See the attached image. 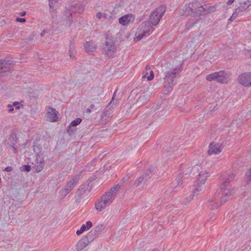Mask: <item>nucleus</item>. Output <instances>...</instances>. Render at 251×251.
Masks as SVG:
<instances>
[{
	"label": "nucleus",
	"mask_w": 251,
	"mask_h": 251,
	"mask_svg": "<svg viewBox=\"0 0 251 251\" xmlns=\"http://www.w3.org/2000/svg\"><path fill=\"white\" fill-rule=\"evenodd\" d=\"M235 176L233 173L228 174L223 178L220 187L217 190L213 198L209 201V207L215 206V208H217L228 200L231 195L230 189L228 188L229 184L230 182L234 179ZM210 208L214 209V207H210Z\"/></svg>",
	"instance_id": "f257e3e1"
},
{
	"label": "nucleus",
	"mask_w": 251,
	"mask_h": 251,
	"mask_svg": "<svg viewBox=\"0 0 251 251\" xmlns=\"http://www.w3.org/2000/svg\"><path fill=\"white\" fill-rule=\"evenodd\" d=\"M33 150L34 152L37 154V160L40 157L45 158L48 155L50 151L49 141L45 139L36 140V141L33 142Z\"/></svg>",
	"instance_id": "f03ea898"
},
{
	"label": "nucleus",
	"mask_w": 251,
	"mask_h": 251,
	"mask_svg": "<svg viewBox=\"0 0 251 251\" xmlns=\"http://www.w3.org/2000/svg\"><path fill=\"white\" fill-rule=\"evenodd\" d=\"M118 189L113 187L110 190L103 195L100 200L95 204L96 208L100 211L104 209L106 206L109 205L113 199V196L116 194Z\"/></svg>",
	"instance_id": "7ed1b4c3"
},
{
	"label": "nucleus",
	"mask_w": 251,
	"mask_h": 251,
	"mask_svg": "<svg viewBox=\"0 0 251 251\" xmlns=\"http://www.w3.org/2000/svg\"><path fill=\"white\" fill-rule=\"evenodd\" d=\"M105 37V43L102 49L108 56L112 57L114 55L117 48L115 38L109 33H107Z\"/></svg>",
	"instance_id": "20e7f679"
},
{
	"label": "nucleus",
	"mask_w": 251,
	"mask_h": 251,
	"mask_svg": "<svg viewBox=\"0 0 251 251\" xmlns=\"http://www.w3.org/2000/svg\"><path fill=\"white\" fill-rule=\"evenodd\" d=\"M180 69L176 68L164 73V86L168 89V92L172 90L174 85L176 83L175 78L176 75L180 73Z\"/></svg>",
	"instance_id": "39448f33"
},
{
	"label": "nucleus",
	"mask_w": 251,
	"mask_h": 251,
	"mask_svg": "<svg viewBox=\"0 0 251 251\" xmlns=\"http://www.w3.org/2000/svg\"><path fill=\"white\" fill-rule=\"evenodd\" d=\"M166 11V6L164 5L160 6L153 11L150 14L149 22L152 25H156L164 14Z\"/></svg>",
	"instance_id": "423d86ee"
},
{
	"label": "nucleus",
	"mask_w": 251,
	"mask_h": 251,
	"mask_svg": "<svg viewBox=\"0 0 251 251\" xmlns=\"http://www.w3.org/2000/svg\"><path fill=\"white\" fill-rule=\"evenodd\" d=\"M14 65V61L8 58L0 60V76L7 75L11 72Z\"/></svg>",
	"instance_id": "0eeeda50"
},
{
	"label": "nucleus",
	"mask_w": 251,
	"mask_h": 251,
	"mask_svg": "<svg viewBox=\"0 0 251 251\" xmlns=\"http://www.w3.org/2000/svg\"><path fill=\"white\" fill-rule=\"evenodd\" d=\"M227 78L228 75L227 73L223 71L215 72L207 75L206 77V79L207 81L216 80L217 82L221 83H226Z\"/></svg>",
	"instance_id": "6e6552de"
},
{
	"label": "nucleus",
	"mask_w": 251,
	"mask_h": 251,
	"mask_svg": "<svg viewBox=\"0 0 251 251\" xmlns=\"http://www.w3.org/2000/svg\"><path fill=\"white\" fill-rule=\"evenodd\" d=\"M79 7L78 4H75V6H72L70 8L66 7L65 9L64 10L62 19L64 21H67L69 22V25H70L73 22V17L72 14L74 12H76V10L75 8L76 7ZM80 11H83L82 9L80 10V7H79V9L78 10V12H80Z\"/></svg>",
	"instance_id": "1a4fd4ad"
},
{
	"label": "nucleus",
	"mask_w": 251,
	"mask_h": 251,
	"mask_svg": "<svg viewBox=\"0 0 251 251\" xmlns=\"http://www.w3.org/2000/svg\"><path fill=\"white\" fill-rule=\"evenodd\" d=\"M78 183V178L75 176L67 182L64 187L60 191V194L63 198H64L75 187Z\"/></svg>",
	"instance_id": "9d476101"
},
{
	"label": "nucleus",
	"mask_w": 251,
	"mask_h": 251,
	"mask_svg": "<svg viewBox=\"0 0 251 251\" xmlns=\"http://www.w3.org/2000/svg\"><path fill=\"white\" fill-rule=\"evenodd\" d=\"M217 7V6L216 5L208 6L205 7H204L203 6H201L199 8V9H194L195 11L193 10V15L194 16H199L207 13L214 12L216 11Z\"/></svg>",
	"instance_id": "9b49d317"
},
{
	"label": "nucleus",
	"mask_w": 251,
	"mask_h": 251,
	"mask_svg": "<svg viewBox=\"0 0 251 251\" xmlns=\"http://www.w3.org/2000/svg\"><path fill=\"white\" fill-rule=\"evenodd\" d=\"M208 173L205 171H201L200 173L199 177L197 180V187L195 189L193 194H195L201 190V186L204 184L208 176Z\"/></svg>",
	"instance_id": "f8f14e48"
},
{
	"label": "nucleus",
	"mask_w": 251,
	"mask_h": 251,
	"mask_svg": "<svg viewBox=\"0 0 251 251\" xmlns=\"http://www.w3.org/2000/svg\"><path fill=\"white\" fill-rule=\"evenodd\" d=\"M238 82L244 86H251V73H244L238 78Z\"/></svg>",
	"instance_id": "ddd939ff"
},
{
	"label": "nucleus",
	"mask_w": 251,
	"mask_h": 251,
	"mask_svg": "<svg viewBox=\"0 0 251 251\" xmlns=\"http://www.w3.org/2000/svg\"><path fill=\"white\" fill-rule=\"evenodd\" d=\"M88 186V185L83 184L77 189L75 196L76 202H79L80 200L84 198V195L87 192Z\"/></svg>",
	"instance_id": "4468645a"
},
{
	"label": "nucleus",
	"mask_w": 251,
	"mask_h": 251,
	"mask_svg": "<svg viewBox=\"0 0 251 251\" xmlns=\"http://www.w3.org/2000/svg\"><path fill=\"white\" fill-rule=\"evenodd\" d=\"M223 149V146L222 145H220L219 143H210L209 146L208 153L210 155L212 154H218L221 152Z\"/></svg>",
	"instance_id": "2eb2a0df"
},
{
	"label": "nucleus",
	"mask_w": 251,
	"mask_h": 251,
	"mask_svg": "<svg viewBox=\"0 0 251 251\" xmlns=\"http://www.w3.org/2000/svg\"><path fill=\"white\" fill-rule=\"evenodd\" d=\"M140 31H148L147 35H150L151 32H152L154 28L152 27V25L149 21H144L140 26L138 28Z\"/></svg>",
	"instance_id": "dca6fc26"
},
{
	"label": "nucleus",
	"mask_w": 251,
	"mask_h": 251,
	"mask_svg": "<svg viewBox=\"0 0 251 251\" xmlns=\"http://www.w3.org/2000/svg\"><path fill=\"white\" fill-rule=\"evenodd\" d=\"M134 18L132 14H126L121 17L119 19V23L123 25H128L134 21Z\"/></svg>",
	"instance_id": "f3484780"
},
{
	"label": "nucleus",
	"mask_w": 251,
	"mask_h": 251,
	"mask_svg": "<svg viewBox=\"0 0 251 251\" xmlns=\"http://www.w3.org/2000/svg\"><path fill=\"white\" fill-rule=\"evenodd\" d=\"M148 172H144L141 174V176L137 178L134 182L133 185L136 187L138 186L142 183L145 182L148 178H150Z\"/></svg>",
	"instance_id": "a211bd4d"
},
{
	"label": "nucleus",
	"mask_w": 251,
	"mask_h": 251,
	"mask_svg": "<svg viewBox=\"0 0 251 251\" xmlns=\"http://www.w3.org/2000/svg\"><path fill=\"white\" fill-rule=\"evenodd\" d=\"M18 138L17 137L16 132L14 130H12L10 132V135L8 138L7 145L9 146H15L18 142Z\"/></svg>",
	"instance_id": "6ab92c4d"
},
{
	"label": "nucleus",
	"mask_w": 251,
	"mask_h": 251,
	"mask_svg": "<svg viewBox=\"0 0 251 251\" xmlns=\"http://www.w3.org/2000/svg\"><path fill=\"white\" fill-rule=\"evenodd\" d=\"M57 113L58 112L55 109L50 108L47 114L48 117L50 119V121L54 122L57 120Z\"/></svg>",
	"instance_id": "aec40b11"
},
{
	"label": "nucleus",
	"mask_w": 251,
	"mask_h": 251,
	"mask_svg": "<svg viewBox=\"0 0 251 251\" xmlns=\"http://www.w3.org/2000/svg\"><path fill=\"white\" fill-rule=\"evenodd\" d=\"M84 237L80 239L76 245V249L79 251L85 248L89 243V242Z\"/></svg>",
	"instance_id": "412c9836"
},
{
	"label": "nucleus",
	"mask_w": 251,
	"mask_h": 251,
	"mask_svg": "<svg viewBox=\"0 0 251 251\" xmlns=\"http://www.w3.org/2000/svg\"><path fill=\"white\" fill-rule=\"evenodd\" d=\"M44 158L40 157L39 160H36L37 163L34 166V169L36 172L39 173L43 170L45 165Z\"/></svg>",
	"instance_id": "4be33fe9"
},
{
	"label": "nucleus",
	"mask_w": 251,
	"mask_h": 251,
	"mask_svg": "<svg viewBox=\"0 0 251 251\" xmlns=\"http://www.w3.org/2000/svg\"><path fill=\"white\" fill-rule=\"evenodd\" d=\"M84 46L87 51H93L96 47L95 44L93 41L86 42Z\"/></svg>",
	"instance_id": "5701e85b"
},
{
	"label": "nucleus",
	"mask_w": 251,
	"mask_h": 251,
	"mask_svg": "<svg viewBox=\"0 0 251 251\" xmlns=\"http://www.w3.org/2000/svg\"><path fill=\"white\" fill-rule=\"evenodd\" d=\"M98 236L96 234L95 231L92 229L84 237L87 239L89 242H92Z\"/></svg>",
	"instance_id": "b1692460"
},
{
	"label": "nucleus",
	"mask_w": 251,
	"mask_h": 251,
	"mask_svg": "<svg viewBox=\"0 0 251 251\" xmlns=\"http://www.w3.org/2000/svg\"><path fill=\"white\" fill-rule=\"evenodd\" d=\"M148 97H147V95L145 93H142L140 96L138 98L136 104L140 105H141L142 103H146L148 100Z\"/></svg>",
	"instance_id": "393cba45"
},
{
	"label": "nucleus",
	"mask_w": 251,
	"mask_h": 251,
	"mask_svg": "<svg viewBox=\"0 0 251 251\" xmlns=\"http://www.w3.org/2000/svg\"><path fill=\"white\" fill-rule=\"evenodd\" d=\"M105 226L103 225H99L93 228L92 229L95 231L96 234L99 236V234H100L101 232L105 229Z\"/></svg>",
	"instance_id": "a878e982"
},
{
	"label": "nucleus",
	"mask_w": 251,
	"mask_h": 251,
	"mask_svg": "<svg viewBox=\"0 0 251 251\" xmlns=\"http://www.w3.org/2000/svg\"><path fill=\"white\" fill-rule=\"evenodd\" d=\"M147 32H148L147 31L143 32L140 31L138 29V31L136 33V35L137 36L136 38L137 40L139 41L142 39L145 36L147 35Z\"/></svg>",
	"instance_id": "bb28decb"
},
{
	"label": "nucleus",
	"mask_w": 251,
	"mask_h": 251,
	"mask_svg": "<svg viewBox=\"0 0 251 251\" xmlns=\"http://www.w3.org/2000/svg\"><path fill=\"white\" fill-rule=\"evenodd\" d=\"M184 175L183 173H180L177 178L176 179V183H177V186H180L182 184V182L181 181L182 178L183 177Z\"/></svg>",
	"instance_id": "cd10ccee"
},
{
	"label": "nucleus",
	"mask_w": 251,
	"mask_h": 251,
	"mask_svg": "<svg viewBox=\"0 0 251 251\" xmlns=\"http://www.w3.org/2000/svg\"><path fill=\"white\" fill-rule=\"evenodd\" d=\"M167 111L166 110H162L160 111H158L157 112H156L154 115H155V117H162L163 118L165 115H167Z\"/></svg>",
	"instance_id": "c85d7f7f"
},
{
	"label": "nucleus",
	"mask_w": 251,
	"mask_h": 251,
	"mask_svg": "<svg viewBox=\"0 0 251 251\" xmlns=\"http://www.w3.org/2000/svg\"><path fill=\"white\" fill-rule=\"evenodd\" d=\"M67 131L70 135H71L72 133L76 131V128H75V127L71 126V125L70 124L67 127Z\"/></svg>",
	"instance_id": "c756f323"
},
{
	"label": "nucleus",
	"mask_w": 251,
	"mask_h": 251,
	"mask_svg": "<svg viewBox=\"0 0 251 251\" xmlns=\"http://www.w3.org/2000/svg\"><path fill=\"white\" fill-rule=\"evenodd\" d=\"M81 121L82 120L80 118H78L75 119V120L73 121L70 124L71 125V126L75 127L76 126L78 125L81 122Z\"/></svg>",
	"instance_id": "7c9ffc66"
},
{
	"label": "nucleus",
	"mask_w": 251,
	"mask_h": 251,
	"mask_svg": "<svg viewBox=\"0 0 251 251\" xmlns=\"http://www.w3.org/2000/svg\"><path fill=\"white\" fill-rule=\"evenodd\" d=\"M198 23L197 20H195L194 21H193L192 22H190L189 23H187L186 25V29L187 30L190 29L196 24Z\"/></svg>",
	"instance_id": "2f4dec72"
},
{
	"label": "nucleus",
	"mask_w": 251,
	"mask_h": 251,
	"mask_svg": "<svg viewBox=\"0 0 251 251\" xmlns=\"http://www.w3.org/2000/svg\"><path fill=\"white\" fill-rule=\"evenodd\" d=\"M56 1L55 2L52 1H50L49 2V6L50 7V12H52L53 13H55L56 12V9L54 8V3L56 2Z\"/></svg>",
	"instance_id": "473e14b6"
},
{
	"label": "nucleus",
	"mask_w": 251,
	"mask_h": 251,
	"mask_svg": "<svg viewBox=\"0 0 251 251\" xmlns=\"http://www.w3.org/2000/svg\"><path fill=\"white\" fill-rule=\"evenodd\" d=\"M245 176L247 181H251V168L246 172Z\"/></svg>",
	"instance_id": "72a5a7b5"
},
{
	"label": "nucleus",
	"mask_w": 251,
	"mask_h": 251,
	"mask_svg": "<svg viewBox=\"0 0 251 251\" xmlns=\"http://www.w3.org/2000/svg\"><path fill=\"white\" fill-rule=\"evenodd\" d=\"M245 10L246 8L243 6V5L242 4L241 2H240V6L235 9V11H237L239 14L245 11Z\"/></svg>",
	"instance_id": "f704fd0d"
},
{
	"label": "nucleus",
	"mask_w": 251,
	"mask_h": 251,
	"mask_svg": "<svg viewBox=\"0 0 251 251\" xmlns=\"http://www.w3.org/2000/svg\"><path fill=\"white\" fill-rule=\"evenodd\" d=\"M177 148L176 145H173L172 147L169 146L167 147L165 150L167 152H171L172 151H174Z\"/></svg>",
	"instance_id": "c9c22d12"
},
{
	"label": "nucleus",
	"mask_w": 251,
	"mask_h": 251,
	"mask_svg": "<svg viewBox=\"0 0 251 251\" xmlns=\"http://www.w3.org/2000/svg\"><path fill=\"white\" fill-rule=\"evenodd\" d=\"M86 230V228L85 227V226H84V225H82V226H81L80 227V229H79V230H77L76 231V234L77 235H79L80 234H81V233H82L84 231H85Z\"/></svg>",
	"instance_id": "e433bc0d"
},
{
	"label": "nucleus",
	"mask_w": 251,
	"mask_h": 251,
	"mask_svg": "<svg viewBox=\"0 0 251 251\" xmlns=\"http://www.w3.org/2000/svg\"><path fill=\"white\" fill-rule=\"evenodd\" d=\"M22 168L21 170L24 172H29L31 170V167L28 165H24Z\"/></svg>",
	"instance_id": "4c0bfd02"
},
{
	"label": "nucleus",
	"mask_w": 251,
	"mask_h": 251,
	"mask_svg": "<svg viewBox=\"0 0 251 251\" xmlns=\"http://www.w3.org/2000/svg\"><path fill=\"white\" fill-rule=\"evenodd\" d=\"M156 167L154 166H151L148 170H146L145 172H148L149 176L150 175H152L154 174V172L155 170Z\"/></svg>",
	"instance_id": "58836bf2"
},
{
	"label": "nucleus",
	"mask_w": 251,
	"mask_h": 251,
	"mask_svg": "<svg viewBox=\"0 0 251 251\" xmlns=\"http://www.w3.org/2000/svg\"><path fill=\"white\" fill-rule=\"evenodd\" d=\"M238 15L239 14L238 13V12L235 10L234 12L232 14V16L229 18L228 20L229 21H232L237 18Z\"/></svg>",
	"instance_id": "ea45409f"
},
{
	"label": "nucleus",
	"mask_w": 251,
	"mask_h": 251,
	"mask_svg": "<svg viewBox=\"0 0 251 251\" xmlns=\"http://www.w3.org/2000/svg\"><path fill=\"white\" fill-rule=\"evenodd\" d=\"M243 6L246 8V10L251 5V1L250 0H247L243 3H241Z\"/></svg>",
	"instance_id": "a19ab883"
},
{
	"label": "nucleus",
	"mask_w": 251,
	"mask_h": 251,
	"mask_svg": "<svg viewBox=\"0 0 251 251\" xmlns=\"http://www.w3.org/2000/svg\"><path fill=\"white\" fill-rule=\"evenodd\" d=\"M92 223L89 221L86 222V225H84V226L86 228V229H89L92 226Z\"/></svg>",
	"instance_id": "79ce46f5"
},
{
	"label": "nucleus",
	"mask_w": 251,
	"mask_h": 251,
	"mask_svg": "<svg viewBox=\"0 0 251 251\" xmlns=\"http://www.w3.org/2000/svg\"><path fill=\"white\" fill-rule=\"evenodd\" d=\"M198 193H197V194ZM196 194V193L195 194V195ZM193 195H195V194H194ZM193 196L192 197V196H190V198H187L186 199V201H184L183 203L184 204H187L188 203H189L193 199Z\"/></svg>",
	"instance_id": "37998d69"
},
{
	"label": "nucleus",
	"mask_w": 251,
	"mask_h": 251,
	"mask_svg": "<svg viewBox=\"0 0 251 251\" xmlns=\"http://www.w3.org/2000/svg\"><path fill=\"white\" fill-rule=\"evenodd\" d=\"M154 74L152 71H151L150 72V75L147 77V80L151 81L153 79Z\"/></svg>",
	"instance_id": "c03bdc74"
},
{
	"label": "nucleus",
	"mask_w": 251,
	"mask_h": 251,
	"mask_svg": "<svg viewBox=\"0 0 251 251\" xmlns=\"http://www.w3.org/2000/svg\"><path fill=\"white\" fill-rule=\"evenodd\" d=\"M98 160V159L96 158H94L91 162L88 163V166H93L94 163L96 162Z\"/></svg>",
	"instance_id": "a18cd8bd"
},
{
	"label": "nucleus",
	"mask_w": 251,
	"mask_h": 251,
	"mask_svg": "<svg viewBox=\"0 0 251 251\" xmlns=\"http://www.w3.org/2000/svg\"><path fill=\"white\" fill-rule=\"evenodd\" d=\"M103 16V14L101 12H98L96 14V17L99 19H101ZM104 17L105 18V14H104Z\"/></svg>",
	"instance_id": "49530a36"
},
{
	"label": "nucleus",
	"mask_w": 251,
	"mask_h": 251,
	"mask_svg": "<svg viewBox=\"0 0 251 251\" xmlns=\"http://www.w3.org/2000/svg\"><path fill=\"white\" fill-rule=\"evenodd\" d=\"M13 105L15 106L16 109H19L20 106H19V103L18 101H15L13 103Z\"/></svg>",
	"instance_id": "de8ad7c7"
},
{
	"label": "nucleus",
	"mask_w": 251,
	"mask_h": 251,
	"mask_svg": "<svg viewBox=\"0 0 251 251\" xmlns=\"http://www.w3.org/2000/svg\"><path fill=\"white\" fill-rule=\"evenodd\" d=\"M16 21L20 23H24L26 21V19L25 18H17Z\"/></svg>",
	"instance_id": "09e8293b"
},
{
	"label": "nucleus",
	"mask_w": 251,
	"mask_h": 251,
	"mask_svg": "<svg viewBox=\"0 0 251 251\" xmlns=\"http://www.w3.org/2000/svg\"><path fill=\"white\" fill-rule=\"evenodd\" d=\"M245 53L246 55H249L251 57V50H244Z\"/></svg>",
	"instance_id": "8fccbe9b"
},
{
	"label": "nucleus",
	"mask_w": 251,
	"mask_h": 251,
	"mask_svg": "<svg viewBox=\"0 0 251 251\" xmlns=\"http://www.w3.org/2000/svg\"><path fill=\"white\" fill-rule=\"evenodd\" d=\"M12 170H13V168L12 167H9V166L6 167L4 170V171L7 172H11Z\"/></svg>",
	"instance_id": "3c124183"
},
{
	"label": "nucleus",
	"mask_w": 251,
	"mask_h": 251,
	"mask_svg": "<svg viewBox=\"0 0 251 251\" xmlns=\"http://www.w3.org/2000/svg\"><path fill=\"white\" fill-rule=\"evenodd\" d=\"M74 48V44H73V43L72 42H71L70 43V47H69V51L71 52L73 50Z\"/></svg>",
	"instance_id": "603ef678"
},
{
	"label": "nucleus",
	"mask_w": 251,
	"mask_h": 251,
	"mask_svg": "<svg viewBox=\"0 0 251 251\" xmlns=\"http://www.w3.org/2000/svg\"><path fill=\"white\" fill-rule=\"evenodd\" d=\"M12 149V151H13L14 152V153H17L18 152V149L17 148H15L14 147V146H10Z\"/></svg>",
	"instance_id": "864d4df0"
},
{
	"label": "nucleus",
	"mask_w": 251,
	"mask_h": 251,
	"mask_svg": "<svg viewBox=\"0 0 251 251\" xmlns=\"http://www.w3.org/2000/svg\"><path fill=\"white\" fill-rule=\"evenodd\" d=\"M7 106L9 108V109H8L9 112H11L14 110L13 106L11 105L8 104L7 105Z\"/></svg>",
	"instance_id": "5fc2aeb1"
},
{
	"label": "nucleus",
	"mask_w": 251,
	"mask_h": 251,
	"mask_svg": "<svg viewBox=\"0 0 251 251\" xmlns=\"http://www.w3.org/2000/svg\"><path fill=\"white\" fill-rule=\"evenodd\" d=\"M69 56L71 58H72V59L75 58V55L73 54V53L72 52V51L71 52L69 51Z\"/></svg>",
	"instance_id": "6e6d98bb"
},
{
	"label": "nucleus",
	"mask_w": 251,
	"mask_h": 251,
	"mask_svg": "<svg viewBox=\"0 0 251 251\" xmlns=\"http://www.w3.org/2000/svg\"><path fill=\"white\" fill-rule=\"evenodd\" d=\"M234 0H228L226 2V4L227 5H231L233 2Z\"/></svg>",
	"instance_id": "4d7b16f0"
},
{
	"label": "nucleus",
	"mask_w": 251,
	"mask_h": 251,
	"mask_svg": "<svg viewBox=\"0 0 251 251\" xmlns=\"http://www.w3.org/2000/svg\"><path fill=\"white\" fill-rule=\"evenodd\" d=\"M128 176H125L122 179V183H124V182H125L126 180H127L128 179Z\"/></svg>",
	"instance_id": "13d9d810"
},
{
	"label": "nucleus",
	"mask_w": 251,
	"mask_h": 251,
	"mask_svg": "<svg viewBox=\"0 0 251 251\" xmlns=\"http://www.w3.org/2000/svg\"><path fill=\"white\" fill-rule=\"evenodd\" d=\"M121 184H118L115 186H114V187L117 188L118 189V190H119V189L121 188Z\"/></svg>",
	"instance_id": "bf43d9fd"
},
{
	"label": "nucleus",
	"mask_w": 251,
	"mask_h": 251,
	"mask_svg": "<svg viewBox=\"0 0 251 251\" xmlns=\"http://www.w3.org/2000/svg\"><path fill=\"white\" fill-rule=\"evenodd\" d=\"M26 14V12L25 11H23V12H22L20 13V15L21 16H25Z\"/></svg>",
	"instance_id": "052dcab7"
},
{
	"label": "nucleus",
	"mask_w": 251,
	"mask_h": 251,
	"mask_svg": "<svg viewBox=\"0 0 251 251\" xmlns=\"http://www.w3.org/2000/svg\"><path fill=\"white\" fill-rule=\"evenodd\" d=\"M47 32V31L46 30H44L41 33V36L42 37L44 36L45 33Z\"/></svg>",
	"instance_id": "680f3d73"
},
{
	"label": "nucleus",
	"mask_w": 251,
	"mask_h": 251,
	"mask_svg": "<svg viewBox=\"0 0 251 251\" xmlns=\"http://www.w3.org/2000/svg\"><path fill=\"white\" fill-rule=\"evenodd\" d=\"M148 73L147 72H144L143 73V78L144 77H146V75H148Z\"/></svg>",
	"instance_id": "e2e57ef3"
},
{
	"label": "nucleus",
	"mask_w": 251,
	"mask_h": 251,
	"mask_svg": "<svg viewBox=\"0 0 251 251\" xmlns=\"http://www.w3.org/2000/svg\"><path fill=\"white\" fill-rule=\"evenodd\" d=\"M150 69H151V67H150V65H147V66H146V71H148V70H150Z\"/></svg>",
	"instance_id": "0e129e2a"
},
{
	"label": "nucleus",
	"mask_w": 251,
	"mask_h": 251,
	"mask_svg": "<svg viewBox=\"0 0 251 251\" xmlns=\"http://www.w3.org/2000/svg\"><path fill=\"white\" fill-rule=\"evenodd\" d=\"M95 105L94 104H91V105L90 106V108L91 109H94L95 108Z\"/></svg>",
	"instance_id": "69168bd1"
},
{
	"label": "nucleus",
	"mask_w": 251,
	"mask_h": 251,
	"mask_svg": "<svg viewBox=\"0 0 251 251\" xmlns=\"http://www.w3.org/2000/svg\"><path fill=\"white\" fill-rule=\"evenodd\" d=\"M86 111L87 113H90L91 111V109L90 108H87L86 109Z\"/></svg>",
	"instance_id": "338daca9"
},
{
	"label": "nucleus",
	"mask_w": 251,
	"mask_h": 251,
	"mask_svg": "<svg viewBox=\"0 0 251 251\" xmlns=\"http://www.w3.org/2000/svg\"><path fill=\"white\" fill-rule=\"evenodd\" d=\"M152 251H159L157 249H155V250H153Z\"/></svg>",
	"instance_id": "774afa93"
}]
</instances>
